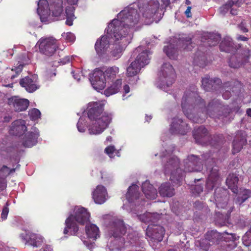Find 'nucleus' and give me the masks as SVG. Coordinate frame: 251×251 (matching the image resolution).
<instances>
[{
	"mask_svg": "<svg viewBox=\"0 0 251 251\" xmlns=\"http://www.w3.org/2000/svg\"><path fill=\"white\" fill-rule=\"evenodd\" d=\"M139 19L137 10L126 8L117 15V19L112 20L107 28V33L111 38L115 39V45L111 55L115 59L121 57L126 46L130 43L131 36L129 29L136 25Z\"/></svg>",
	"mask_w": 251,
	"mask_h": 251,
	"instance_id": "obj_1",
	"label": "nucleus"
},
{
	"mask_svg": "<svg viewBox=\"0 0 251 251\" xmlns=\"http://www.w3.org/2000/svg\"><path fill=\"white\" fill-rule=\"evenodd\" d=\"M181 107L185 115L196 123H202L206 115H213V112L223 108L217 100H212L205 105V100L201 98L195 85L190 87L185 92L182 99Z\"/></svg>",
	"mask_w": 251,
	"mask_h": 251,
	"instance_id": "obj_2",
	"label": "nucleus"
},
{
	"mask_svg": "<svg viewBox=\"0 0 251 251\" xmlns=\"http://www.w3.org/2000/svg\"><path fill=\"white\" fill-rule=\"evenodd\" d=\"M87 114L92 122V126L89 129L90 134L102 133L108 127L112 119L111 114L104 112V104L99 102L89 103Z\"/></svg>",
	"mask_w": 251,
	"mask_h": 251,
	"instance_id": "obj_3",
	"label": "nucleus"
},
{
	"mask_svg": "<svg viewBox=\"0 0 251 251\" xmlns=\"http://www.w3.org/2000/svg\"><path fill=\"white\" fill-rule=\"evenodd\" d=\"M176 77V72L172 65L167 63H164L159 74V79L161 87L170 86L175 82Z\"/></svg>",
	"mask_w": 251,
	"mask_h": 251,
	"instance_id": "obj_4",
	"label": "nucleus"
},
{
	"mask_svg": "<svg viewBox=\"0 0 251 251\" xmlns=\"http://www.w3.org/2000/svg\"><path fill=\"white\" fill-rule=\"evenodd\" d=\"M36 46L41 54L47 56H51L59 47L57 40L53 37L41 38Z\"/></svg>",
	"mask_w": 251,
	"mask_h": 251,
	"instance_id": "obj_5",
	"label": "nucleus"
},
{
	"mask_svg": "<svg viewBox=\"0 0 251 251\" xmlns=\"http://www.w3.org/2000/svg\"><path fill=\"white\" fill-rule=\"evenodd\" d=\"M107 227L109 235L115 238L124 235L126 231L124 221L117 218L112 219Z\"/></svg>",
	"mask_w": 251,
	"mask_h": 251,
	"instance_id": "obj_6",
	"label": "nucleus"
},
{
	"mask_svg": "<svg viewBox=\"0 0 251 251\" xmlns=\"http://www.w3.org/2000/svg\"><path fill=\"white\" fill-rule=\"evenodd\" d=\"M251 56V50L249 49L243 50L240 53H237L231 57L229 61V65L231 68H238L248 63Z\"/></svg>",
	"mask_w": 251,
	"mask_h": 251,
	"instance_id": "obj_7",
	"label": "nucleus"
},
{
	"mask_svg": "<svg viewBox=\"0 0 251 251\" xmlns=\"http://www.w3.org/2000/svg\"><path fill=\"white\" fill-rule=\"evenodd\" d=\"M198 156L193 154L188 156L184 160V171L187 172H200L203 168V162Z\"/></svg>",
	"mask_w": 251,
	"mask_h": 251,
	"instance_id": "obj_8",
	"label": "nucleus"
},
{
	"mask_svg": "<svg viewBox=\"0 0 251 251\" xmlns=\"http://www.w3.org/2000/svg\"><path fill=\"white\" fill-rule=\"evenodd\" d=\"M90 81L93 87L98 91L103 90L106 86V78L103 71L96 69L91 77Z\"/></svg>",
	"mask_w": 251,
	"mask_h": 251,
	"instance_id": "obj_9",
	"label": "nucleus"
},
{
	"mask_svg": "<svg viewBox=\"0 0 251 251\" xmlns=\"http://www.w3.org/2000/svg\"><path fill=\"white\" fill-rule=\"evenodd\" d=\"M159 7V2L158 0H150L142 7L140 12L145 19H153Z\"/></svg>",
	"mask_w": 251,
	"mask_h": 251,
	"instance_id": "obj_10",
	"label": "nucleus"
},
{
	"mask_svg": "<svg viewBox=\"0 0 251 251\" xmlns=\"http://www.w3.org/2000/svg\"><path fill=\"white\" fill-rule=\"evenodd\" d=\"M193 136L198 144L204 145L211 144L208 130L203 126L195 128L193 132Z\"/></svg>",
	"mask_w": 251,
	"mask_h": 251,
	"instance_id": "obj_11",
	"label": "nucleus"
},
{
	"mask_svg": "<svg viewBox=\"0 0 251 251\" xmlns=\"http://www.w3.org/2000/svg\"><path fill=\"white\" fill-rule=\"evenodd\" d=\"M20 237L33 247H38L44 243V239L40 234H36L29 231H25V233H21Z\"/></svg>",
	"mask_w": 251,
	"mask_h": 251,
	"instance_id": "obj_12",
	"label": "nucleus"
},
{
	"mask_svg": "<svg viewBox=\"0 0 251 251\" xmlns=\"http://www.w3.org/2000/svg\"><path fill=\"white\" fill-rule=\"evenodd\" d=\"M165 229L162 226L157 225H150L146 229V234L152 241L160 242L163 240Z\"/></svg>",
	"mask_w": 251,
	"mask_h": 251,
	"instance_id": "obj_13",
	"label": "nucleus"
},
{
	"mask_svg": "<svg viewBox=\"0 0 251 251\" xmlns=\"http://www.w3.org/2000/svg\"><path fill=\"white\" fill-rule=\"evenodd\" d=\"M170 130L172 133L185 135L190 130V127L181 119L175 117L173 119Z\"/></svg>",
	"mask_w": 251,
	"mask_h": 251,
	"instance_id": "obj_14",
	"label": "nucleus"
},
{
	"mask_svg": "<svg viewBox=\"0 0 251 251\" xmlns=\"http://www.w3.org/2000/svg\"><path fill=\"white\" fill-rule=\"evenodd\" d=\"M39 131L36 127H32L30 131L27 132L24 136L22 145L25 148H31L37 143V139L39 136Z\"/></svg>",
	"mask_w": 251,
	"mask_h": 251,
	"instance_id": "obj_15",
	"label": "nucleus"
},
{
	"mask_svg": "<svg viewBox=\"0 0 251 251\" xmlns=\"http://www.w3.org/2000/svg\"><path fill=\"white\" fill-rule=\"evenodd\" d=\"M222 80L219 78H210L207 75L202 78L201 86L206 91H215L221 88Z\"/></svg>",
	"mask_w": 251,
	"mask_h": 251,
	"instance_id": "obj_16",
	"label": "nucleus"
},
{
	"mask_svg": "<svg viewBox=\"0 0 251 251\" xmlns=\"http://www.w3.org/2000/svg\"><path fill=\"white\" fill-rule=\"evenodd\" d=\"M8 103L16 112L25 111L29 106V100L25 99H20L17 97H12L8 99Z\"/></svg>",
	"mask_w": 251,
	"mask_h": 251,
	"instance_id": "obj_17",
	"label": "nucleus"
},
{
	"mask_svg": "<svg viewBox=\"0 0 251 251\" xmlns=\"http://www.w3.org/2000/svg\"><path fill=\"white\" fill-rule=\"evenodd\" d=\"M242 45L241 44H234L232 39L226 37L223 39L220 43L219 47L221 51H225L228 53H234L239 49L242 48Z\"/></svg>",
	"mask_w": 251,
	"mask_h": 251,
	"instance_id": "obj_18",
	"label": "nucleus"
},
{
	"mask_svg": "<svg viewBox=\"0 0 251 251\" xmlns=\"http://www.w3.org/2000/svg\"><path fill=\"white\" fill-rule=\"evenodd\" d=\"M90 214L87 209L77 206L74 209V221L81 225H84L89 222Z\"/></svg>",
	"mask_w": 251,
	"mask_h": 251,
	"instance_id": "obj_19",
	"label": "nucleus"
},
{
	"mask_svg": "<svg viewBox=\"0 0 251 251\" xmlns=\"http://www.w3.org/2000/svg\"><path fill=\"white\" fill-rule=\"evenodd\" d=\"M15 171V168H10L5 165L0 164V193L5 190L7 187V177Z\"/></svg>",
	"mask_w": 251,
	"mask_h": 251,
	"instance_id": "obj_20",
	"label": "nucleus"
},
{
	"mask_svg": "<svg viewBox=\"0 0 251 251\" xmlns=\"http://www.w3.org/2000/svg\"><path fill=\"white\" fill-rule=\"evenodd\" d=\"M174 161L175 165L173 166V168L176 169V171L172 172L170 176L171 181L176 184L179 186L182 185V181L184 177L183 173L182 170L178 167V163L177 162L178 159L177 158H174L172 161H169L167 165L172 164V161Z\"/></svg>",
	"mask_w": 251,
	"mask_h": 251,
	"instance_id": "obj_21",
	"label": "nucleus"
},
{
	"mask_svg": "<svg viewBox=\"0 0 251 251\" xmlns=\"http://www.w3.org/2000/svg\"><path fill=\"white\" fill-rule=\"evenodd\" d=\"M224 234L230 235V237L229 238V240L232 241H235L236 240H239V236H237L234 233H228L226 231H225L223 233L218 232L216 230H211L210 231H208L206 234V237L209 240V242H211L213 243L215 242H217L218 241L223 240L224 238L222 235Z\"/></svg>",
	"mask_w": 251,
	"mask_h": 251,
	"instance_id": "obj_22",
	"label": "nucleus"
},
{
	"mask_svg": "<svg viewBox=\"0 0 251 251\" xmlns=\"http://www.w3.org/2000/svg\"><path fill=\"white\" fill-rule=\"evenodd\" d=\"M246 143L247 139L244 133L241 131H238L232 142V153H238Z\"/></svg>",
	"mask_w": 251,
	"mask_h": 251,
	"instance_id": "obj_23",
	"label": "nucleus"
},
{
	"mask_svg": "<svg viewBox=\"0 0 251 251\" xmlns=\"http://www.w3.org/2000/svg\"><path fill=\"white\" fill-rule=\"evenodd\" d=\"M25 120L19 119L14 121L10 127L9 132L15 136H21L27 130Z\"/></svg>",
	"mask_w": 251,
	"mask_h": 251,
	"instance_id": "obj_24",
	"label": "nucleus"
},
{
	"mask_svg": "<svg viewBox=\"0 0 251 251\" xmlns=\"http://www.w3.org/2000/svg\"><path fill=\"white\" fill-rule=\"evenodd\" d=\"M142 47H138L135 49L134 53L136 54L141 51L137 56L135 61H136V63L142 67H144L150 62V58L149 57V55L151 54V52L147 50L142 51Z\"/></svg>",
	"mask_w": 251,
	"mask_h": 251,
	"instance_id": "obj_25",
	"label": "nucleus"
},
{
	"mask_svg": "<svg viewBox=\"0 0 251 251\" xmlns=\"http://www.w3.org/2000/svg\"><path fill=\"white\" fill-rule=\"evenodd\" d=\"M107 193L105 188L102 185H98L92 193V198L98 204H102L106 201Z\"/></svg>",
	"mask_w": 251,
	"mask_h": 251,
	"instance_id": "obj_26",
	"label": "nucleus"
},
{
	"mask_svg": "<svg viewBox=\"0 0 251 251\" xmlns=\"http://www.w3.org/2000/svg\"><path fill=\"white\" fill-rule=\"evenodd\" d=\"M221 39V36L219 34L206 33L201 37V41L205 46L212 47L217 45Z\"/></svg>",
	"mask_w": 251,
	"mask_h": 251,
	"instance_id": "obj_27",
	"label": "nucleus"
},
{
	"mask_svg": "<svg viewBox=\"0 0 251 251\" xmlns=\"http://www.w3.org/2000/svg\"><path fill=\"white\" fill-rule=\"evenodd\" d=\"M219 178L218 171L216 169H212L206 181V188L208 190H212L218 184Z\"/></svg>",
	"mask_w": 251,
	"mask_h": 251,
	"instance_id": "obj_28",
	"label": "nucleus"
},
{
	"mask_svg": "<svg viewBox=\"0 0 251 251\" xmlns=\"http://www.w3.org/2000/svg\"><path fill=\"white\" fill-rule=\"evenodd\" d=\"M126 198L129 202L136 203L140 201L139 187L135 184L130 186L126 194Z\"/></svg>",
	"mask_w": 251,
	"mask_h": 251,
	"instance_id": "obj_29",
	"label": "nucleus"
},
{
	"mask_svg": "<svg viewBox=\"0 0 251 251\" xmlns=\"http://www.w3.org/2000/svg\"><path fill=\"white\" fill-rule=\"evenodd\" d=\"M142 191L146 197L149 199H155L157 196L156 189L149 181H145L142 185Z\"/></svg>",
	"mask_w": 251,
	"mask_h": 251,
	"instance_id": "obj_30",
	"label": "nucleus"
},
{
	"mask_svg": "<svg viewBox=\"0 0 251 251\" xmlns=\"http://www.w3.org/2000/svg\"><path fill=\"white\" fill-rule=\"evenodd\" d=\"M20 84L29 93H32L38 89L36 81L30 76H26L21 79Z\"/></svg>",
	"mask_w": 251,
	"mask_h": 251,
	"instance_id": "obj_31",
	"label": "nucleus"
},
{
	"mask_svg": "<svg viewBox=\"0 0 251 251\" xmlns=\"http://www.w3.org/2000/svg\"><path fill=\"white\" fill-rule=\"evenodd\" d=\"M63 0H53L50 6V10L53 17H58L63 11Z\"/></svg>",
	"mask_w": 251,
	"mask_h": 251,
	"instance_id": "obj_32",
	"label": "nucleus"
},
{
	"mask_svg": "<svg viewBox=\"0 0 251 251\" xmlns=\"http://www.w3.org/2000/svg\"><path fill=\"white\" fill-rule=\"evenodd\" d=\"M107 36H102L98 39L95 45V48L98 54L102 53L105 49H107L109 46V41L108 40L109 37H111L109 34Z\"/></svg>",
	"mask_w": 251,
	"mask_h": 251,
	"instance_id": "obj_33",
	"label": "nucleus"
},
{
	"mask_svg": "<svg viewBox=\"0 0 251 251\" xmlns=\"http://www.w3.org/2000/svg\"><path fill=\"white\" fill-rule=\"evenodd\" d=\"M139 238L135 233L128 234L127 240L124 242V247L128 249L134 248L135 246H140Z\"/></svg>",
	"mask_w": 251,
	"mask_h": 251,
	"instance_id": "obj_34",
	"label": "nucleus"
},
{
	"mask_svg": "<svg viewBox=\"0 0 251 251\" xmlns=\"http://www.w3.org/2000/svg\"><path fill=\"white\" fill-rule=\"evenodd\" d=\"M122 79H117L111 85L104 90V95L106 97L115 94L119 92L122 88Z\"/></svg>",
	"mask_w": 251,
	"mask_h": 251,
	"instance_id": "obj_35",
	"label": "nucleus"
},
{
	"mask_svg": "<svg viewBox=\"0 0 251 251\" xmlns=\"http://www.w3.org/2000/svg\"><path fill=\"white\" fill-rule=\"evenodd\" d=\"M158 192L162 197H171L175 195V189L170 182L162 183L159 187Z\"/></svg>",
	"mask_w": 251,
	"mask_h": 251,
	"instance_id": "obj_36",
	"label": "nucleus"
},
{
	"mask_svg": "<svg viewBox=\"0 0 251 251\" xmlns=\"http://www.w3.org/2000/svg\"><path fill=\"white\" fill-rule=\"evenodd\" d=\"M238 181V176L234 173L230 174L226 179L227 186L234 193H237L238 192L237 184Z\"/></svg>",
	"mask_w": 251,
	"mask_h": 251,
	"instance_id": "obj_37",
	"label": "nucleus"
},
{
	"mask_svg": "<svg viewBox=\"0 0 251 251\" xmlns=\"http://www.w3.org/2000/svg\"><path fill=\"white\" fill-rule=\"evenodd\" d=\"M66 227L64 229V234H67L69 231L68 229H70L71 230V234H75L78 230V227L75 221H74L73 215L71 214L65 221Z\"/></svg>",
	"mask_w": 251,
	"mask_h": 251,
	"instance_id": "obj_38",
	"label": "nucleus"
},
{
	"mask_svg": "<svg viewBox=\"0 0 251 251\" xmlns=\"http://www.w3.org/2000/svg\"><path fill=\"white\" fill-rule=\"evenodd\" d=\"M85 228L86 233L89 238L95 240L100 237L99 229L96 225L91 224L89 226H86Z\"/></svg>",
	"mask_w": 251,
	"mask_h": 251,
	"instance_id": "obj_39",
	"label": "nucleus"
},
{
	"mask_svg": "<svg viewBox=\"0 0 251 251\" xmlns=\"http://www.w3.org/2000/svg\"><path fill=\"white\" fill-rule=\"evenodd\" d=\"M234 86L233 83L231 82H226L222 83L221 88L223 91H225L223 93V97L224 99L227 100L231 97V91L234 92Z\"/></svg>",
	"mask_w": 251,
	"mask_h": 251,
	"instance_id": "obj_40",
	"label": "nucleus"
},
{
	"mask_svg": "<svg viewBox=\"0 0 251 251\" xmlns=\"http://www.w3.org/2000/svg\"><path fill=\"white\" fill-rule=\"evenodd\" d=\"M213 100H218L221 103L222 106L224 107L220 108V109H219L218 110L214 112L213 115H212V116H210L208 114H207L206 115V117L205 118V119L207 117V116H209L210 117L214 118L216 116V114H217V116H219L218 117V118H220V117L221 116L226 117L229 115V114L231 112V109L229 108L228 106L227 105H223L220 100L216 99H214Z\"/></svg>",
	"mask_w": 251,
	"mask_h": 251,
	"instance_id": "obj_41",
	"label": "nucleus"
},
{
	"mask_svg": "<svg viewBox=\"0 0 251 251\" xmlns=\"http://www.w3.org/2000/svg\"><path fill=\"white\" fill-rule=\"evenodd\" d=\"M104 72L106 80H113L116 77L119 72V68L116 66L107 68Z\"/></svg>",
	"mask_w": 251,
	"mask_h": 251,
	"instance_id": "obj_42",
	"label": "nucleus"
},
{
	"mask_svg": "<svg viewBox=\"0 0 251 251\" xmlns=\"http://www.w3.org/2000/svg\"><path fill=\"white\" fill-rule=\"evenodd\" d=\"M141 68L136 61L132 62L130 65L127 68L126 75L128 77L136 75L140 71Z\"/></svg>",
	"mask_w": 251,
	"mask_h": 251,
	"instance_id": "obj_43",
	"label": "nucleus"
},
{
	"mask_svg": "<svg viewBox=\"0 0 251 251\" xmlns=\"http://www.w3.org/2000/svg\"><path fill=\"white\" fill-rule=\"evenodd\" d=\"M206 58L203 52H197L194 58L193 63L200 67H204L206 64Z\"/></svg>",
	"mask_w": 251,
	"mask_h": 251,
	"instance_id": "obj_44",
	"label": "nucleus"
},
{
	"mask_svg": "<svg viewBox=\"0 0 251 251\" xmlns=\"http://www.w3.org/2000/svg\"><path fill=\"white\" fill-rule=\"evenodd\" d=\"M251 196V191L245 189L240 193L237 197L235 199V202L236 204L241 205L249 198Z\"/></svg>",
	"mask_w": 251,
	"mask_h": 251,
	"instance_id": "obj_45",
	"label": "nucleus"
},
{
	"mask_svg": "<svg viewBox=\"0 0 251 251\" xmlns=\"http://www.w3.org/2000/svg\"><path fill=\"white\" fill-rule=\"evenodd\" d=\"M180 43L182 48L187 51L191 50L195 46V44L192 42V39L189 37L180 38Z\"/></svg>",
	"mask_w": 251,
	"mask_h": 251,
	"instance_id": "obj_46",
	"label": "nucleus"
},
{
	"mask_svg": "<svg viewBox=\"0 0 251 251\" xmlns=\"http://www.w3.org/2000/svg\"><path fill=\"white\" fill-rule=\"evenodd\" d=\"M163 50L170 59H175L177 56V49L173 47L171 45L165 46Z\"/></svg>",
	"mask_w": 251,
	"mask_h": 251,
	"instance_id": "obj_47",
	"label": "nucleus"
},
{
	"mask_svg": "<svg viewBox=\"0 0 251 251\" xmlns=\"http://www.w3.org/2000/svg\"><path fill=\"white\" fill-rule=\"evenodd\" d=\"M203 185L200 184L193 185L191 187V192L195 196H198L203 191Z\"/></svg>",
	"mask_w": 251,
	"mask_h": 251,
	"instance_id": "obj_48",
	"label": "nucleus"
},
{
	"mask_svg": "<svg viewBox=\"0 0 251 251\" xmlns=\"http://www.w3.org/2000/svg\"><path fill=\"white\" fill-rule=\"evenodd\" d=\"M199 243L200 247L202 251H207L210 245L209 240L206 237L205 238L201 239Z\"/></svg>",
	"mask_w": 251,
	"mask_h": 251,
	"instance_id": "obj_49",
	"label": "nucleus"
},
{
	"mask_svg": "<svg viewBox=\"0 0 251 251\" xmlns=\"http://www.w3.org/2000/svg\"><path fill=\"white\" fill-rule=\"evenodd\" d=\"M159 216L157 214L148 213L147 214V219L145 220V222L156 223L159 220Z\"/></svg>",
	"mask_w": 251,
	"mask_h": 251,
	"instance_id": "obj_50",
	"label": "nucleus"
},
{
	"mask_svg": "<svg viewBox=\"0 0 251 251\" xmlns=\"http://www.w3.org/2000/svg\"><path fill=\"white\" fill-rule=\"evenodd\" d=\"M48 2L47 0H40L38 2L37 12H39L41 10H48Z\"/></svg>",
	"mask_w": 251,
	"mask_h": 251,
	"instance_id": "obj_51",
	"label": "nucleus"
},
{
	"mask_svg": "<svg viewBox=\"0 0 251 251\" xmlns=\"http://www.w3.org/2000/svg\"><path fill=\"white\" fill-rule=\"evenodd\" d=\"M242 242L243 244L247 247L251 245V234L248 231L243 236Z\"/></svg>",
	"mask_w": 251,
	"mask_h": 251,
	"instance_id": "obj_52",
	"label": "nucleus"
},
{
	"mask_svg": "<svg viewBox=\"0 0 251 251\" xmlns=\"http://www.w3.org/2000/svg\"><path fill=\"white\" fill-rule=\"evenodd\" d=\"M30 118L34 120H36L39 118L41 116V113L40 111L36 109V108H33L31 109L29 113Z\"/></svg>",
	"mask_w": 251,
	"mask_h": 251,
	"instance_id": "obj_53",
	"label": "nucleus"
},
{
	"mask_svg": "<svg viewBox=\"0 0 251 251\" xmlns=\"http://www.w3.org/2000/svg\"><path fill=\"white\" fill-rule=\"evenodd\" d=\"M40 17L41 21L42 22H46L48 20L49 14L48 10H40L39 12H37Z\"/></svg>",
	"mask_w": 251,
	"mask_h": 251,
	"instance_id": "obj_54",
	"label": "nucleus"
},
{
	"mask_svg": "<svg viewBox=\"0 0 251 251\" xmlns=\"http://www.w3.org/2000/svg\"><path fill=\"white\" fill-rule=\"evenodd\" d=\"M8 203L7 202L2 208L1 214V218L2 220H5L7 219V215L9 213V208L8 207Z\"/></svg>",
	"mask_w": 251,
	"mask_h": 251,
	"instance_id": "obj_55",
	"label": "nucleus"
},
{
	"mask_svg": "<svg viewBox=\"0 0 251 251\" xmlns=\"http://www.w3.org/2000/svg\"><path fill=\"white\" fill-rule=\"evenodd\" d=\"M75 8L74 6H68L66 8V16H70L75 17L74 12Z\"/></svg>",
	"mask_w": 251,
	"mask_h": 251,
	"instance_id": "obj_56",
	"label": "nucleus"
},
{
	"mask_svg": "<svg viewBox=\"0 0 251 251\" xmlns=\"http://www.w3.org/2000/svg\"><path fill=\"white\" fill-rule=\"evenodd\" d=\"M23 68V65L22 64L19 65L18 67H15L14 69H12V71H15L16 74L12 75L11 77V79H14L16 77L22 72Z\"/></svg>",
	"mask_w": 251,
	"mask_h": 251,
	"instance_id": "obj_57",
	"label": "nucleus"
},
{
	"mask_svg": "<svg viewBox=\"0 0 251 251\" xmlns=\"http://www.w3.org/2000/svg\"><path fill=\"white\" fill-rule=\"evenodd\" d=\"M238 28L243 32L247 33L249 31L248 28L247 27L246 23L242 22L238 25Z\"/></svg>",
	"mask_w": 251,
	"mask_h": 251,
	"instance_id": "obj_58",
	"label": "nucleus"
},
{
	"mask_svg": "<svg viewBox=\"0 0 251 251\" xmlns=\"http://www.w3.org/2000/svg\"><path fill=\"white\" fill-rule=\"evenodd\" d=\"M115 151V148L114 146H109L107 147L105 150V152L109 156Z\"/></svg>",
	"mask_w": 251,
	"mask_h": 251,
	"instance_id": "obj_59",
	"label": "nucleus"
},
{
	"mask_svg": "<svg viewBox=\"0 0 251 251\" xmlns=\"http://www.w3.org/2000/svg\"><path fill=\"white\" fill-rule=\"evenodd\" d=\"M72 59V57L69 56H67L60 59V61L59 62L60 64L65 65L67 63H69L71 62Z\"/></svg>",
	"mask_w": 251,
	"mask_h": 251,
	"instance_id": "obj_60",
	"label": "nucleus"
},
{
	"mask_svg": "<svg viewBox=\"0 0 251 251\" xmlns=\"http://www.w3.org/2000/svg\"><path fill=\"white\" fill-rule=\"evenodd\" d=\"M77 128L78 130L80 132H84L86 130L85 126H83L80 121H78L77 124Z\"/></svg>",
	"mask_w": 251,
	"mask_h": 251,
	"instance_id": "obj_61",
	"label": "nucleus"
},
{
	"mask_svg": "<svg viewBox=\"0 0 251 251\" xmlns=\"http://www.w3.org/2000/svg\"><path fill=\"white\" fill-rule=\"evenodd\" d=\"M66 39L69 42H73L75 39V36L74 34L68 32L66 34L65 36Z\"/></svg>",
	"mask_w": 251,
	"mask_h": 251,
	"instance_id": "obj_62",
	"label": "nucleus"
},
{
	"mask_svg": "<svg viewBox=\"0 0 251 251\" xmlns=\"http://www.w3.org/2000/svg\"><path fill=\"white\" fill-rule=\"evenodd\" d=\"M66 24L69 26H71L73 24V20L75 18L74 17L70 16H66Z\"/></svg>",
	"mask_w": 251,
	"mask_h": 251,
	"instance_id": "obj_63",
	"label": "nucleus"
},
{
	"mask_svg": "<svg viewBox=\"0 0 251 251\" xmlns=\"http://www.w3.org/2000/svg\"><path fill=\"white\" fill-rule=\"evenodd\" d=\"M129 251H146L145 249L140 246H135L134 248L130 249Z\"/></svg>",
	"mask_w": 251,
	"mask_h": 251,
	"instance_id": "obj_64",
	"label": "nucleus"
}]
</instances>
